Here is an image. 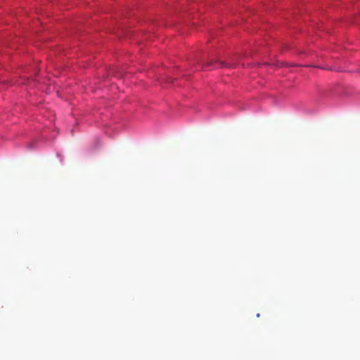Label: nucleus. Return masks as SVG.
<instances>
[{"label":"nucleus","mask_w":360,"mask_h":360,"mask_svg":"<svg viewBox=\"0 0 360 360\" xmlns=\"http://www.w3.org/2000/svg\"><path fill=\"white\" fill-rule=\"evenodd\" d=\"M219 63H220V65H221V66H223V65H224L223 62H219Z\"/></svg>","instance_id":"nucleus-1"}]
</instances>
